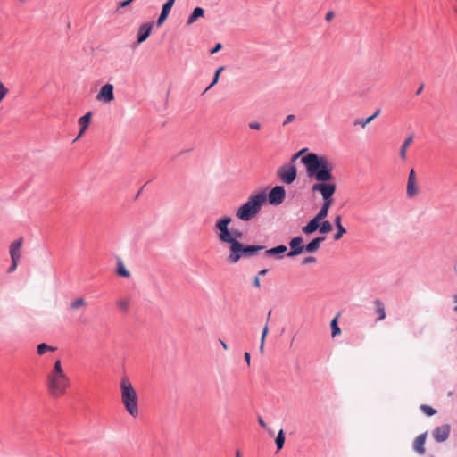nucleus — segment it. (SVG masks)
I'll use <instances>...</instances> for the list:
<instances>
[{
	"mask_svg": "<svg viewBox=\"0 0 457 457\" xmlns=\"http://www.w3.org/2000/svg\"><path fill=\"white\" fill-rule=\"evenodd\" d=\"M302 163L306 167L309 178H314L318 183L312 187V192H319L323 200H333L332 196L336 192L335 183H330L333 175V164L325 156L309 153L301 159Z\"/></svg>",
	"mask_w": 457,
	"mask_h": 457,
	"instance_id": "nucleus-1",
	"label": "nucleus"
},
{
	"mask_svg": "<svg viewBox=\"0 0 457 457\" xmlns=\"http://www.w3.org/2000/svg\"><path fill=\"white\" fill-rule=\"evenodd\" d=\"M47 389L50 395L55 398L61 397L70 386V379L65 374L61 361L54 362L52 371L46 378Z\"/></svg>",
	"mask_w": 457,
	"mask_h": 457,
	"instance_id": "nucleus-2",
	"label": "nucleus"
},
{
	"mask_svg": "<svg viewBox=\"0 0 457 457\" xmlns=\"http://www.w3.org/2000/svg\"><path fill=\"white\" fill-rule=\"evenodd\" d=\"M266 202L267 195L264 191L253 194L237 209L236 217L242 221H249L258 215Z\"/></svg>",
	"mask_w": 457,
	"mask_h": 457,
	"instance_id": "nucleus-3",
	"label": "nucleus"
},
{
	"mask_svg": "<svg viewBox=\"0 0 457 457\" xmlns=\"http://www.w3.org/2000/svg\"><path fill=\"white\" fill-rule=\"evenodd\" d=\"M121 402L126 411L132 416L138 415L137 395L131 382L127 377H123L120 380Z\"/></svg>",
	"mask_w": 457,
	"mask_h": 457,
	"instance_id": "nucleus-4",
	"label": "nucleus"
},
{
	"mask_svg": "<svg viewBox=\"0 0 457 457\" xmlns=\"http://www.w3.org/2000/svg\"><path fill=\"white\" fill-rule=\"evenodd\" d=\"M265 249L264 245H245L240 241H234L229 245V254L227 258L229 263H237L241 258L254 256L259 251Z\"/></svg>",
	"mask_w": 457,
	"mask_h": 457,
	"instance_id": "nucleus-5",
	"label": "nucleus"
},
{
	"mask_svg": "<svg viewBox=\"0 0 457 457\" xmlns=\"http://www.w3.org/2000/svg\"><path fill=\"white\" fill-rule=\"evenodd\" d=\"M232 222V219L229 216H223L218 219L215 222L214 228L217 231L218 239L224 244L229 245L234 242V239L230 236V229L228 225Z\"/></svg>",
	"mask_w": 457,
	"mask_h": 457,
	"instance_id": "nucleus-6",
	"label": "nucleus"
},
{
	"mask_svg": "<svg viewBox=\"0 0 457 457\" xmlns=\"http://www.w3.org/2000/svg\"><path fill=\"white\" fill-rule=\"evenodd\" d=\"M278 176L283 182L291 184L297 176L296 167L292 163L284 164L278 169Z\"/></svg>",
	"mask_w": 457,
	"mask_h": 457,
	"instance_id": "nucleus-7",
	"label": "nucleus"
},
{
	"mask_svg": "<svg viewBox=\"0 0 457 457\" xmlns=\"http://www.w3.org/2000/svg\"><path fill=\"white\" fill-rule=\"evenodd\" d=\"M286 197V191L283 186H276L267 195V201L271 205H279L282 204Z\"/></svg>",
	"mask_w": 457,
	"mask_h": 457,
	"instance_id": "nucleus-8",
	"label": "nucleus"
},
{
	"mask_svg": "<svg viewBox=\"0 0 457 457\" xmlns=\"http://www.w3.org/2000/svg\"><path fill=\"white\" fill-rule=\"evenodd\" d=\"M302 237H295L289 241L290 251L287 253V257L293 258L301 254L304 251Z\"/></svg>",
	"mask_w": 457,
	"mask_h": 457,
	"instance_id": "nucleus-9",
	"label": "nucleus"
},
{
	"mask_svg": "<svg viewBox=\"0 0 457 457\" xmlns=\"http://www.w3.org/2000/svg\"><path fill=\"white\" fill-rule=\"evenodd\" d=\"M114 87L112 84L107 83L103 86L96 95V99L104 103H110L114 99Z\"/></svg>",
	"mask_w": 457,
	"mask_h": 457,
	"instance_id": "nucleus-10",
	"label": "nucleus"
},
{
	"mask_svg": "<svg viewBox=\"0 0 457 457\" xmlns=\"http://www.w3.org/2000/svg\"><path fill=\"white\" fill-rule=\"evenodd\" d=\"M451 427L449 424H444L442 426L436 427L433 432V437L436 442L442 443L445 442L450 436Z\"/></svg>",
	"mask_w": 457,
	"mask_h": 457,
	"instance_id": "nucleus-11",
	"label": "nucleus"
},
{
	"mask_svg": "<svg viewBox=\"0 0 457 457\" xmlns=\"http://www.w3.org/2000/svg\"><path fill=\"white\" fill-rule=\"evenodd\" d=\"M153 28L154 22H145L140 25L137 32V45L145 42L149 37Z\"/></svg>",
	"mask_w": 457,
	"mask_h": 457,
	"instance_id": "nucleus-12",
	"label": "nucleus"
},
{
	"mask_svg": "<svg viewBox=\"0 0 457 457\" xmlns=\"http://www.w3.org/2000/svg\"><path fill=\"white\" fill-rule=\"evenodd\" d=\"M175 1L176 0H167L163 4V5L162 7V12L159 15V18L156 21L157 27H161L163 24V22L166 21L168 15L170 12L171 8L173 7V5L175 4Z\"/></svg>",
	"mask_w": 457,
	"mask_h": 457,
	"instance_id": "nucleus-13",
	"label": "nucleus"
},
{
	"mask_svg": "<svg viewBox=\"0 0 457 457\" xmlns=\"http://www.w3.org/2000/svg\"><path fill=\"white\" fill-rule=\"evenodd\" d=\"M23 239L22 237L18 238L13 241L10 245V256L12 261L20 260L21 256V248L22 246Z\"/></svg>",
	"mask_w": 457,
	"mask_h": 457,
	"instance_id": "nucleus-14",
	"label": "nucleus"
},
{
	"mask_svg": "<svg viewBox=\"0 0 457 457\" xmlns=\"http://www.w3.org/2000/svg\"><path fill=\"white\" fill-rule=\"evenodd\" d=\"M427 433H423L419 435L413 443V449L416 453L419 454H424L425 453V442H426Z\"/></svg>",
	"mask_w": 457,
	"mask_h": 457,
	"instance_id": "nucleus-15",
	"label": "nucleus"
},
{
	"mask_svg": "<svg viewBox=\"0 0 457 457\" xmlns=\"http://www.w3.org/2000/svg\"><path fill=\"white\" fill-rule=\"evenodd\" d=\"M287 251V247L284 245H279L273 248L265 251V256H274L277 259H282L283 254Z\"/></svg>",
	"mask_w": 457,
	"mask_h": 457,
	"instance_id": "nucleus-16",
	"label": "nucleus"
},
{
	"mask_svg": "<svg viewBox=\"0 0 457 457\" xmlns=\"http://www.w3.org/2000/svg\"><path fill=\"white\" fill-rule=\"evenodd\" d=\"M320 220V218L315 216L305 226L303 227V232L307 235L312 234L319 228Z\"/></svg>",
	"mask_w": 457,
	"mask_h": 457,
	"instance_id": "nucleus-17",
	"label": "nucleus"
},
{
	"mask_svg": "<svg viewBox=\"0 0 457 457\" xmlns=\"http://www.w3.org/2000/svg\"><path fill=\"white\" fill-rule=\"evenodd\" d=\"M91 116H92V113L90 112H88L85 115H83L82 117H80L79 119V125L80 126V130H79L78 137H76V139L74 141H76L79 137H80L83 135V133L85 132V130L87 129L89 122L91 120Z\"/></svg>",
	"mask_w": 457,
	"mask_h": 457,
	"instance_id": "nucleus-18",
	"label": "nucleus"
},
{
	"mask_svg": "<svg viewBox=\"0 0 457 457\" xmlns=\"http://www.w3.org/2000/svg\"><path fill=\"white\" fill-rule=\"evenodd\" d=\"M325 240L324 237H318L313 238L311 242L304 245V251L307 253H315L322 243Z\"/></svg>",
	"mask_w": 457,
	"mask_h": 457,
	"instance_id": "nucleus-19",
	"label": "nucleus"
},
{
	"mask_svg": "<svg viewBox=\"0 0 457 457\" xmlns=\"http://www.w3.org/2000/svg\"><path fill=\"white\" fill-rule=\"evenodd\" d=\"M204 10L202 7H195L187 20V25H192L197 19L204 17Z\"/></svg>",
	"mask_w": 457,
	"mask_h": 457,
	"instance_id": "nucleus-20",
	"label": "nucleus"
},
{
	"mask_svg": "<svg viewBox=\"0 0 457 457\" xmlns=\"http://www.w3.org/2000/svg\"><path fill=\"white\" fill-rule=\"evenodd\" d=\"M333 204V200H323V204L321 205V208L320 209L319 212L316 214L317 217L320 218V220H323L327 217L328 210L330 206Z\"/></svg>",
	"mask_w": 457,
	"mask_h": 457,
	"instance_id": "nucleus-21",
	"label": "nucleus"
},
{
	"mask_svg": "<svg viewBox=\"0 0 457 457\" xmlns=\"http://www.w3.org/2000/svg\"><path fill=\"white\" fill-rule=\"evenodd\" d=\"M376 313L378 314V320H383L386 318V311L384 303L381 300L376 299L374 301Z\"/></svg>",
	"mask_w": 457,
	"mask_h": 457,
	"instance_id": "nucleus-22",
	"label": "nucleus"
},
{
	"mask_svg": "<svg viewBox=\"0 0 457 457\" xmlns=\"http://www.w3.org/2000/svg\"><path fill=\"white\" fill-rule=\"evenodd\" d=\"M413 135H411L409 136L403 142V144L402 145L401 148H400V157L402 160H406L407 158V148L410 146V145L412 143L413 141Z\"/></svg>",
	"mask_w": 457,
	"mask_h": 457,
	"instance_id": "nucleus-23",
	"label": "nucleus"
},
{
	"mask_svg": "<svg viewBox=\"0 0 457 457\" xmlns=\"http://www.w3.org/2000/svg\"><path fill=\"white\" fill-rule=\"evenodd\" d=\"M116 272L119 276L123 278H129L130 276L129 271L125 268L123 262L120 260H119Z\"/></svg>",
	"mask_w": 457,
	"mask_h": 457,
	"instance_id": "nucleus-24",
	"label": "nucleus"
},
{
	"mask_svg": "<svg viewBox=\"0 0 457 457\" xmlns=\"http://www.w3.org/2000/svg\"><path fill=\"white\" fill-rule=\"evenodd\" d=\"M129 304H130V299L129 297L120 299L117 302L118 307L120 308V311H122L124 312H128V310L129 308Z\"/></svg>",
	"mask_w": 457,
	"mask_h": 457,
	"instance_id": "nucleus-25",
	"label": "nucleus"
},
{
	"mask_svg": "<svg viewBox=\"0 0 457 457\" xmlns=\"http://www.w3.org/2000/svg\"><path fill=\"white\" fill-rule=\"evenodd\" d=\"M275 443H276L278 450H280L283 448L284 443H285V435H284L283 429H280L278 431L277 437L275 439Z\"/></svg>",
	"mask_w": 457,
	"mask_h": 457,
	"instance_id": "nucleus-26",
	"label": "nucleus"
},
{
	"mask_svg": "<svg viewBox=\"0 0 457 457\" xmlns=\"http://www.w3.org/2000/svg\"><path fill=\"white\" fill-rule=\"evenodd\" d=\"M54 350H55L54 347H52V346L46 345V343H41L37 347V354H39V355L45 354L47 351H54Z\"/></svg>",
	"mask_w": 457,
	"mask_h": 457,
	"instance_id": "nucleus-27",
	"label": "nucleus"
},
{
	"mask_svg": "<svg viewBox=\"0 0 457 457\" xmlns=\"http://www.w3.org/2000/svg\"><path fill=\"white\" fill-rule=\"evenodd\" d=\"M407 195L409 197H413L418 193V188L416 187V182H407Z\"/></svg>",
	"mask_w": 457,
	"mask_h": 457,
	"instance_id": "nucleus-28",
	"label": "nucleus"
},
{
	"mask_svg": "<svg viewBox=\"0 0 457 457\" xmlns=\"http://www.w3.org/2000/svg\"><path fill=\"white\" fill-rule=\"evenodd\" d=\"M330 327H331V331H332L331 335L333 337L341 333V329L337 325V317L331 320Z\"/></svg>",
	"mask_w": 457,
	"mask_h": 457,
	"instance_id": "nucleus-29",
	"label": "nucleus"
},
{
	"mask_svg": "<svg viewBox=\"0 0 457 457\" xmlns=\"http://www.w3.org/2000/svg\"><path fill=\"white\" fill-rule=\"evenodd\" d=\"M85 304H86V302H85L84 298L83 297H79V298L75 299L73 302L71 303L70 308L71 310H76V309H79L80 307H83Z\"/></svg>",
	"mask_w": 457,
	"mask_h": 457,
	"instance_id": "nucleus-30",
	"label": "nucleus"
},
{
	"mask_svg": "<svg viewBox=\"0 0 457 457\" xmlns=\"http://www.w3.org/2000/svg\"><path fill=\"white\" fill-rule=\"evenodd\" d=\"M320 233L328 234L332 230V225L328 220H325L320 225Z\"/></svg>",
	"mask_w": 457,
	"mask_h": 457,
	"instance_id": "nucleus-31",
	"label": "nucleus"
},
{
	"mask_svg": "<svg viewBox=\"0 0 457 457\" xmlns=\"http://www.w3.org/2000/svg\"><path fill=\"white\" fill-rule=\"evenodd\" d=\"M224 70V67L221 66L220 67L215 74H214V77H213V79L212 81V83L205 88V90L204 91V93H205L207 90H209L211 87H212L215 84H217L218 80H219V77H220V72Z\"/></svg>",
	"mask_w": 457,
	"mask_h": 457,
	"instance_id": "nucleus-32",
	"label": "nucleus"
},
{
	"mask_svg": "<svg viewBox=\"0 0 457 457\" xmlns=\"http://www.w3.org/2000/svg\"><path fill=\"white\" fill-rule=\"evenodd\" d=\"M374 120V116H370L366 119H357L354 120V125H361L362 128H364L367 124L371 122Z\"/></svg>",
	"mask_w": 457,
	"mask_h": 457,
	"instance_id": "nucleus-33",
	"label": "nucleus"
},
{
	"mask_svg": "<svg viewBox=\"0 0 457 457\" xmlns=\"http://www.w3.org/2000/svg\"><path fill=\"white\" fill-rule=\"evenodd\" d=\"M420 409H421V410H422V411H423L424 413H426L428 416H432V415H434V414H436V411L434 408H432V407H430V406H428V405H421V406H420Z\"/></svg>",
	"mask_w": 457,
	"mask_h": 457,
	"instance_id": "nucleus-34",
	"label": "nucleus"
},
{
	"mask_svg": "<svg viewBox=\"0 0 457 457\" xmlns=\"http://www.w3.org/2000/svg\"><path fill=\"white\" fill-rule=\"evenodd\" d=\"M337 233L334 235V240L336 241L339 240L346 233V229L343 226L337 227Z\"/></svg>",
	"mask_w": 457,
	"mask_h": 457,
	"instance_id": "nucleus-35",
	"label": "nucleus"
},
{
	"mask_svg": "<svg viewBox=\"0 0 457 457\" xmlns=\"http://www.w3.org/2000/svg\"><path fill=\"white\" fill-rule=\"evenodd\" d=\"M315 262H316V258L315 257H313V256H307V257L303 259L302 264L303 265H307V264L314 263Z\"/></svg>",
	"mask_w": 457,
	"mask_h": 457,
	"instance_id": "nucleus-36",
	"label": "nucleus"
},
{
	"mask_svg": "<svg viewBox=\"0 0 457 457\" xmlns=\"http://www.w3.org/2000/svg\"><path fill=\"white\" fill-rule=\"evenodd\" d=\"M230 236L234 241H238V238L242 237V232L239 230H230Z\"/></svg>",
	"mask_w": 457,
	"mask_h": 457,
	"instance_id": "nucleus-37",
	"label": "nucleus"
},
{
	"mask_svg": "<svg viewBox=\"0 0 457 457\" xmlns=\"http://www.w3.org/2000/svg\"><path fill=\"white\" fill-rule=\"evenodd\" d=\"M8 89L4 87V85L0 81V102L7 94Z\"/></svg>",
	"mask_w": 457,
	"mask_h": 457,
	"instance_id": "nucleus-38",
	"label": "nucleus"
},
{
	"mask_svg": "<svg viewBox=\"0 0 457 457\" xmlns=\"http://www.w3.org/2000/svg\"><path fill=\"white\" fill-rule=\"evenodd\" d=\"M295 120V116L294 114H289L285 118L282 126H287V124L293 122Z\"/></svg>",
	"mask_w": 457,
	"mask_h": 457,
	"instance_id": "nucleus-39",
	"label": "nucleus"
},
{
	"mask_svg": "<svg viewBox=\"0 0 457 457\" xmlns=\"http://www.w3.org/2000/svg\"><path fill=\"white\" fill-rule=\"evenodd\" d=\"M306 151H307V148H303V149L300 150L299 152H297L296 154H295L292 156L291 162L296 161Z\"/></svg>",
	"mask_w": 457,
	"mask_h": 457,
	"instance_id": "nucleus-40",
	"label": "nucleus"
},
{
	"mask_svg": "<svg viewBox=\"0 0 457 457\" xmlns=\"http://www.w3.org/2000/svg\"><path fill=\"white\" fill-rule=\"evenodd\" d=\"M268 332H269V328H268V325L265 324V326L262 329V337H261V341H262V343L265 342V338L267 337Z\"/></svg>",
	"mask_w": 457,
	"mask_h": 457,
	"instance_id": "nucleus-41",
	"label": "nucleus"
},
{
	"mask_svg": "<svg viewBox=\"0 0 457 457\" xmlns=\"http://www.w3.org/2000/svg\"><path fill=\"white\" fill-rule=\"evenodd\" d=\"M135 0H124L122 2H120L119 4H118V8L127 7V6H129Z\"/></svg>",
	"mask_w": 457,
	"mask_h": 457,
	"instance_id": "nucleus-42",
	"label": "nucleus"
},
{
	"mask_svg": "<svg viewBox=\"0 0 457 457\" xmlns=\"http://www.w3.org/2000/svg\"><path fill=\"white\" fill-rule=\"evenodd\" d=\"M222 48V45L220 43H217L212 49H211L210 54H214L219 52Z\"/></svg>",
	"mask_w": 457,
	"mask_h": 457,
	"instance_id": "nucleus-43",
	"label": "nucleus"
},
{
	"mask_svg": "<svg viewBox=\"0 0 457 457\" xmlns=\"http://www.w3.org/2000/svg\"><path fill=\"white\" fill-rule=\"evenodd\" d=\"M408 182H416L415 171L413 169L411 170V171L409 173Z\"/></svg>",
	"mask_w": 457,
	"mask_h": 457,
	"instance_id": "nucleus-44",
	"label": "nucleus"
},
{
	"mask_svg": "<svg viewBox=\"0 0 457 457\" xmlns=\"http://www.w3.org/2000/svg\"><path fill=\"white\" fill-rule=\"evenodd\" d=\"M18 262H19L18 260L12 261V264L8 269V272L11 273L16 270Z\"/></svg>",
	"mask_w": 457,
	"mask_h": 457,
	"instance_id": "nucleus-45",
	"label": "nucleus"
},
{
	"mask_svg": "<svg viewBox=\"0 0 457 457\" xmlns=\"http://www.w3.org/2000/svg\"><path fill=\"white\" fill-rule=\"evenodd\" d=\"M249 128L251 129L258 130L261 129V124L259 122L253 121V122L249 123Z\"/></svg>",
	"mask_w": 457,
	"mask_h": 457,
	"instance_id": "nucleus-46",
	"label": "nucleus"
},
{
	"mask_svg": "<svg viewBox=\"0 0 457 457\" xmlns=\"http://www.w3.org/2000/svg\"><path fill=\"white\" fill-rule=\"evenodd\" d=\"M253 286L256 288H260L261 287V282H260V278L258 276H256L254 278H253Z\"/></svg>",
	"mask_w": 457,
	"mask_h": 457,
	"instance_id": "nucleus-47",
	"label": "nucleus"
},
{
	"mask_svg": "<svg viewBox=\"0 0 457 457\" xmlns=\"http://www.w3.org/2000/svg\"><path fill=\"white\" fill-rule=\"evenodd\" d=\"M341 220H342L341 215H337L335 218V220H334L336 228L342 226Z\"/></svg>",
	"mask_w": 457,
	"mask_h": 457,
	"instance_id": "nucleus-48",
	"label": "nucleus"
},
{
	"mask_svg": "<svg viewBox=\"0 0 457 457\" xmlns=\"http://www.w3.org/2000/svg\"><path fill=\"white\" fill-rule=\"evenodd\" d=\"M244 358H245V361H246L247 365H250L251 355L248 352L245 353Z\"/></svg>",
	"mask_w": 457,
	"mask_h": 457,
	"instance_id": "nucleus-49",
	"label": "nucleus"
},
{
	"mask_svg": "<svg viewBox=\"0 0 457 457\" xmlns=\"http://www.w3.org/2000/svg\"><path fill=\"white\" fill-rule=\"evenodd\" d=\"M258 423L261 427H262L263 428H266L267 425L261 416L258 417Z\"/></svg>",
	"mask_w": 457,
	"mask_h": 457,
	"instance_id": "nucleus-50",
	"label": "nucleus"
},
{
	"mask_svg": "<svg viewBox=\"0 0 457 457\" xmlns=\"http://www.w3.org/2000/svg\"><path fill=\"white\" fill-rule=\"evenodd\" d=\"M334 17V12H328L327 14H326V21H329L332 20V18Z\"/></svg>",
	"mask_w": 457,
	"mask_h": 457,
	"instance_id": "nucleus-51",
	"label": "nucleus"
},
{
	"mask_svg": "<svg viewBox=\"0 0 457 457\" xmlns=\"http://www.w3.org/2000/svg\"><path fill=\"white\" fill-rule=\"evenodd\" d=\"M267 272H268V270H267V269L261 270L258 272V275H257V276H258V277H259V276H264V275H266V274H267Z\"/></svg>",
	"mask_w": 457,
	"mask_h": 457,
	"instance_id": "nucleus-52",
	"label": "nucleus"
},
{
	"mask_svg": "<svg viewBox=\"0 0 457 457\" xmlns=\"http://www.w3.org/2000/svg\"><path fill=\"white\" fill-rule=\"evenodd\" d=\"M423 88H424V85L422 84V85H420V87L417 89V91H416V95H420V94L422 92Z\"/></svg>",
	"mask_w": 457,
	"mask_h": 457,
	"instance_id": "nucleus-53",
	"label": "nucleus"
},
{
	"mask_svg": "<svg viewBox=\"0 0 457 457\" xmlns=\"http://www.w3.org/2000/svg\"><path fill=\"white\" fill-rule=\"evenodd\" d=\"M260 352L261 353H263V349H264V343H262V341L260 342Z\"/></svg>",
	"mask_w": 457,
	"mask_h": 457,
	"instance_id": "nucleus-54",
	"label": "nucleus"
},
{
	"mask_svg": "<svg viewBox=\"0 0 457 457\" xmlns=\"http://www.w3.org/2000/svg\"><path fill=\"white\" fill-rule=\"evenodd\" d=\"M270 315H271V311H270V312H268L267 317H266V324H267V325H268V322H269V320H270Z\"/></svg>",
	"mask_w": 457,
	"mask_h": 457,
	"instance_id": "nucleus-55",
	"label": "nucleus"
},
{
	"mask_svg": "<svg viewBox=\"0 0 457 457\" xmlns=\"http://www.w3.org/2000/svg\"><path fill=\"white\" fill-rule=\"evenodd\" d=\"M380 113V110L378 109L371 116H374V119Z\"/></svg>",
	"mask_w": 457,
	"mask_h": 457,
	"instance_id": "nucleus-56",
	"label": "nucleus"
},
{
	"mask_svg": "<svg viewBox=\"0 0 457 457\" xmlns=\"http://www.w3.org/2000/svg\"><path fill=\"white\" fill-rule=\"evenodd\" d=\"M220 344H221V345H222V347H223L224 349H227V348H228V346H227V345H226V343H225L224 341H222V340H220Z\"/></svg>",
	"mask_w": 457,
	"mask_h": 457,
	"instance_id": "nucleus-57",
	"label": "nucleus"
},
{
	"mask_svg": "<svg viewBox=\"0 0 457 457\" xmlns=\"http://www.w3.org/2000/svg\"><path fill=\"white\" fill-rule=\"evenodd\" d=\"M236 457H241L240 452L238 450L236 452Z\"/></svg>",
	"mask_w": 457,
	"mask_h": 457,
	"instance_id": "nucleus-58",
	"label": "nucleus"
},
{
	"mask_svg": "<svg viewBox=\"0 0 457 457\" xmlns=\"http://www.w3.org/2000/svg\"><path fill=\"white\" fill-rule=\"evenodd\" d=\"M19 1L21 2V3H24L26 0H19Z\"/></svg>",
	"mask_w": 457,
	"mask_h": 457,
	"instance_id": "nucleus-59",
	"label": "nucleus"
},
{
	"mask_svg": "<svg viewBox=\"0 0 457 457\" xmlns=\"http://www.w3.org/2000/svg\"><path fill=\"white\" fill-rule=\"evenodd\" d=\"M454 311H456V312H457V305L454 307Z\"/></svg>",
	"mask_w": 457,
	"mask_h": 457,
	"instance_id": "nucleus-60",
	"label": "nucleus"
},
{
	"mask_svg": "<svg viewBox=\"0 0 457 457\" xmlns=\"http://www.w3.org/2000/svg\"><path fill=\"white\" fill-rule=\"evenodd\" d=\"M454 10H455V12H457V7H456Z\"/></svg>",
	"mask_w": 457,
	"mask_h": 457,
	"instance_id": "nucleus-61",
	"label": "nucleus"
}]
</instances>
